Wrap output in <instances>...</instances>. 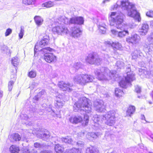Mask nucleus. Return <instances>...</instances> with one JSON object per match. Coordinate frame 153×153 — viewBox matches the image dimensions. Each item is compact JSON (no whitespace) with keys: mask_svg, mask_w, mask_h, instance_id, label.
I'll list each match as a JSON object with an SVG mask.
<instances>
[{"mask_svg":"<svg viewBox=\"0 0 153 153\" xmlns=\"http://www.w3.org/2000/svg\"><path fill=\"white\" fill-rule=\"evenodd\" d=\"M89 101L90 100L85 97L80 98L78 101L75 103L73 107L74 111L75 112L79 111L81 114L82 111L88 114L91 113V105L90 104Z\"/></svg>","mask_w":153,"mask_h":153,"instance_id":"39448f33","label":"nucleus"},{"mask_svg":"<svg viewBox=\"0 0 153 153\" xmlns=\"http://www.w3.org/2000/svg\"><path fill=\"white\" fill-rule=\"evenodd\" d=\"M116 71L111 72L108 68H102L100 69H97L95 71V74L100 80H108L114 76Z\"/></svg>","mask_w":153,"mask_h":153,"instance_id":"0eeeda50","label":"nucleus"},{"mask_svg":"<svg viewBox=\"0 0 153 153\" xmlns=\"http://www.w3.org/2000/svg\"><path fill=\"white\" fill-rule=\"evenodd\" d=\"M36 73L35 71H31L29 72L28 76L31 78H34L36 77Z\"/></svg>","mask_w":153,"mask_h":153,"instance_id":"c9c22d12","label":"nucleus"},{"mask_svg":"<svg viewBox=\"0 0 153 153\" xmlns=\"http://www.w3.org/2000/svg\"><path fill=\"white\" fill-rule=\"evenodd\" d=\"M146 16L150 18H153V11L149 10L146 13Z\"/></svg>","mask_w":153,"mask_h":153,"instance_id":"79ce46f5","label":"nucleus"},{"mask_svg":"<svg viewBox=\"0 0 153 153\" xmlns=\"http://www.w3.org/2000/svg\"><path fill=\"white\" fill-rule=\"evenodd\" d=\"M127 71V76H125L124 79H123L119 83L120 86L124 88L131 86V82L136 79L135 74L133 71H131L130 68L128 67Z\"/></svg>","mask_w":153,"mask_h":153,"instance_id":"6e6552de","label":"nucleus"},{"mask_svg":"<svg viewBox=\"0 0 153 153\" xmlns=\"http://www.w3.org/2000/svg\"><path fill=\"white\" fill-rule=\"evenodd\" d=\"M94 78L90 75L79 74L75 76L73 78L74 81L76 83L82 85L92 82Z\"/></svg>","mask_w":153,"mask_h":153,"instance_id":"1a4fd4ad","label":"nucleus"},{"mask_svg":"<svg viewBox=\"0 0 153 153\" xmlns=\"http://www.w3.org/2000/svg\"><path fill=\"white\" fill-rule=\"evenodd\" d=\"M12 30L10 28H8L7 29L5 33V36H9L10 34L12 33Z\"/></svg>","mask_w":153,"mask_h":153,"instance_id":"37998d69","label":"nucleus"},{"mask_svg":"<svg viewBox=\"0 0 153 153\" xmlns=\"http://www.w3.org/2000/svg\"><path fill=\"white\" fill-rule=\"evenodd\" d=\"M109 15L110 25L122 30L118 31L117 37L122 38L126 36V34H128V31L126 30L127 25L124 22V15L122 13L118 14L115 12H112Z\"/></svg>","mask_w":153,"mask_h":153,"instance_id":"f03ea898","label":"nucleus"},{"mask_svg":"<svg viewBox=\"0 0 153 153\" xmlns=\"http://www.w3.org/2000/svg\"><path fill=\"white\" fill-rule=\"evenodd\" d=\"M58 86L61 90L63 91H71L72 90L70 87L72 86V84H70L69 83H66L63 81L59 82L58 84Z\"/></svg>","mask_w":153,"mask_h":153,"instance_id":"2eb2a0df","label":"nucleus"},{"mask_svg":"<svg viewBox=\"0 0 153 153\" xmlns=\"http://www.w3.org/2000/svg\"><path fill=\"white\" fill-rule=\"evenodd\" d=\"M71 31L72 36L75 38H77L80 37L82 33V30L78 27H72Z\"/></svg>","mask_w":153,"mask_h":153,"instance_id":"4468645a","label":"nucleus"},{"mask_svg":"<svg viewBox=\"0 0 153 153\" xmlns=\"http://www.w3.org/2000/svg\"><path fill=\"white\" fill-rule=\"evenodd\" d=\"M61 140L62 142L73 145L74 144V142L72 139L69 137L67 136L65 137H63L61 138Z\"/></svg>","mask_w":153,"mask_h":153,"instance_id":"4be33fe9","label":"nucleus"},{"mask_svg":"<svg viewBox=\"0 0 153 153\" xmlns=\"http://www.w3.org/2000/svg\"><path fill=\"white\" fill-rule=\"evenodd\" d=\"M34 146L35 148H41L43 147L42 145L38 142H35L34 143Z\"/></svg>","mask_w":153,"mask_h":153,"instance_id":"c03bdc74","label":"nucleus"},{"mask_svg":"<svg viewBox=\"0 0 153 153\" xmlns=\"http://www.w3.org/2000/svg\"><path fill=\"white\" fill-rule=\"evenodd\" d=\"M58 20V23L60 24V25L53 27L52 30L54 33L61 35L67 34L69 33L68 29L64 26L62 25L63 24L82 25L83 24L84 22V19L82 17H73L69 20L68 18L62 16L60 17Z\"/></svg>","mask_w":153,"mask_h":153,"instance_id":"7ed1b4c3","label":"nucleus"},{"mask_svg":"<svg viewBox=\"0 0 153 153\" xmlns=\"http://www.w3.org/2000/svg\"><path fill=\"white\" fill-rule=\"evenodd\" d=\"M117 6H118L117 4H116L115 5H114V6H112V8L113 9V10H114L117 8Z\"/></svg>","mask_w":153,"mask_h":153,"instance_id":"69168bd1","label":"nucleus"},{"mask_svg":"<svg viewBox=\"0 0 153 153\" xmlns=\"http://www.w3.org/2000/svg\"><path fill=\"white\" fill-rule=\"evenodd\" d=\"M11 63L14 66H16L19 63V60L17 57H14L11 60Z\"/></svg>","mask_w":153,"mask_h":153,"instance_id":"f704fd0d","label":"nucleus"},{"mask_svg":"<svg viewBox=\"0 0 153 153\" xmlns=\"http://www.w3.org/2000/svg\"><path fill=\"white\" fill-rule=\"evenodd\" d=\"M116 111L114 110L108 112L105 115L100 116L95 115L93 117L92 120L95 123H97V119H102L105 120V123L109 126L114 125L115 122Z\"/></svg>","mask_w":153,"mask_h":153,"instance_id":"423d86ee","label":"nucleus"},{"mask_svg":"<svg viewBox=\"0 0 153 153\" xmlns=\"http://www.w3.org/2000/svg\"><path fill=\"white\" fill-rule=\"evenodd\" d=\"M115 65L118 69H121L124 68L125 64L122 60H118L117 61Z\"/></svg>","mask_w":153,"mask_h":153,"instance_id":"cd10ccee","label":"nucleus"},{"mask_svg":"<svg viewBox=\"0 0 153 153\" xmlns=\"http://www.w3.org/2000/svg\"><path fill=\"white\" fill-rule=\"evenodd\" d=\"M61 95L57 97L56 99V102H55V105L57 108H61L64 104V102L62 98Z\"/></svg>","mask_w":153,"mask_h":153,"instance_id":"f3484780","label":"nucleus"},{"mask_svg":"<svg viewBox=\"0 0 153 153\" xmlns=\"http://www.w3.org/2000/svg\"><path fill=\"white\" fill-rule=\"evenodd\" d=\"M142 53L140 50H135L132 52L131 54L132 59H135L138 57V56H141Z\"/></svg>","mask_w":153,"mask_h":153,"instance_id":"aec40b11","label":"nucleus"},{"mask_svg":"<svg viewBox=\"0 0 153 153\" xmlns=\"http://www.w3.org/2000/svg\"><path fill=\"white\" fill-rule=\"evenodd\" d=\"M95 135H96V137L95 138H96L97 137H99L102 134V133L100 132H97L96 133H95Z\"/></svg>","mask_w":153,"mask_h":153,"instance_id":"e2e57ef3","label":"nucleus"},{"mask_svg":"<svg viewBox=\"0 0 153 153\" xmlns=\"http://www.w3.org/2000/svg\"><path fill=\"white\" fill-rule=\"evenodd\" d=\"M82 65L80 62H77L75 63L74 65V67L76 69L78 70L79 68H81Z\"/></svg>","mask_w":153,"mask_h":153,"instance_id":"ea45409f","label":"nucleus"},{"mask_svg":"<svg viewBox=\"0 0 153 153\" xmlns=\"http://www.w3.org/2000/svg\"><path fill=\"white\" fill-rule=\"evenodd\" d=\"M113 42L110 41H107L104 42V45L108 46H111Z\"/></svg>","mask_w":153,"mask_h":153,"instance_id":"5fc2aeb1","label":"nucleus"},{"mask_svg":"<svg viewBox=\"0 0 153 153\" xmlns=\"http://www.w3.org/2000/svg\"><path fill=\"white\" fill-rule=\"evenodd\" d=\"M135 110V108L134 106H129L126 112L127 115H129L130 117L131 116V115L134 112Z\"/></svg>","mask_w":153,"mask_h":153,"instance_id":"a878e982","label":"nucleus"},{"mask_svg":"<svg viewBox=\"0 0 153 153\" xmlns=\"http://www.w3.org/2000/svg\"><path fill=\"white\" fill-rule=\"evenodd\" d=\"M35 21L38 25H41L43 22V19L39 16H36L34 18Z\"/></svg>","mask_w":153,"mask_h":153,"instance_id":"c85d7f7f","label":"nucleus"},{"mask_svg":"<svg viewBox=\"0 0 153 153\" xmlns=\"http://www.w3.org/2000/svg\"><path fill=\"white\" fill-rule=\"evenodd\" d=\"M41 153H53V152L51 151H42Z\"/></svg>","mask_w":153,"mask_h":153,"instance_id":"0e129e2a","label":"nucleus"},{"mask_svg":"<svg viewBox=\"0 0 153 153\" xmlns=\"http://www.w3.org/2000/svg\"><path fill=\"white\" fill-rule=\"evenodd\" d=\"M76 144L79 147L83 148L84 146V142L80 141H79L77 142Z\"/></svg>","mask_w":153,"mask_h":153,"instance_id":"de8ad7c7","label":"nucleus"},{"mask_svg":"<svg viewBox=\"0 0 153 153\" xmlns=\"http://www.w3.org/2000/svg\"><path fill=\"white\" fill-rule=\"evenodd\" d=\"M147 40L149 44H152L153 43V33H151L148 36L147 38Z\"/></svg>","mask_w":153,"mask_h":153,"instance_id":"4c0bfd02","label":"nucleus"},{"mask_svg":"<svg viewBox=\"0 0 153 153\" xmlns=\"http://www.w3.org/2000/svg\"><path fill=\"white\" fill-rule=\"evenodd\" d=\"M110 33L112 35L117 37L118 31L114 29H111V30Z\"/></svg>","mask_w":153,"mask_h":153,"instance_id":"58836bf2","label":"nucleus"},{"mask_svg":"<svg viewBox=\"0 0 153 153\" xmlns=\"http://www.w3.org/2000/svg\"><path fill=\"white\" fill-rule=\"evenodd\" d=\"M144 49L146 52H147L149 54H151V53L152 52V50L150 48L149 46H148L146 48H145Z\"/></svg>","mask_w":153,"mask_h":153,"instance_id":"864d4df0","label":"nucleus"},{"mask_svg":"<svg viewBox=\"0 0 153 153\" xmlns=\"http://www.w3.org/2000/svg\"><path fill=\"white\" fill-rule=\"evenodd\" d=\"M149 30V25L146 23H143L140 27L138 32L140 35L142 36H145L148 32Z\"/></svg>","mask_w":153,"mask_h":153,"instance_id":"ddd939ff","label":"nucleus"},{"mask_svg":"<svg viewBox=\"0 0 153 153\" xmlns=\"http://www.w3.org/2000/svg\"><path fill=\"white\" fill-rule=\"evenodd\" d=\"M120 3L122 9L127 11L128 16L134 18L138 22L141 21L140 14L137 11L134 4L130 3L128 0H123Z\"/></svg>","mask_w":153,"mask_h":153,"instance_id":"20e7f679","label":"nucleus"},{"mask_svg":"<svg viewBox=\"0 0 153 153\" xmlns=\"http://www.w3.org/2000/svg\"><path fill=\"white\" fill-rule=\"evenodd\" d=\"M54 149L57 153H62L64 150V148L62 146L59 144L55 145Z\"/></svg>","mask_w":153,"mask_h":153,"instance_id":"5701e85b","label":"nucleus"},{"mask_svg":"<svg viewBox=\"0 0 153 153\" xmlns=\"http://www.w3.org/2000/svg\"><path fill=\"white\" fill-rule=\"evenodd\" d=\"M112 47L113 48L119 50L121 48V44L118 42H113L112 43Z\"/></svg>","mask_w":153,"mask_h":153,"instance_id":"c756f323","label":"nucleus"},{"mask_svg":"<svg viewBox=\"0 0 153 153\" xmlns=\"http://www.w3.org/2000/svg\"><path fill=\"white\" fill-rule=\"evenodd\" d=\"M104 61L106 63L110 61V57H109L108 55V54H105L104 55Z\"/></svg>","mask_w":153,"mask_h":153,"instance_id":"49530a36","label":"nucleus"},{"mask_svg":"<svg viewBox=\"0 0 153 153\" xmlns=\"http://www.w3.org/2000/svg\"><path fill=\"white\" fill-rule=\"evenodd\" d=\"M30 153H37V151L33 147H30Z\"/></svg>","mask_w":153,"mask_h":153,"instance_id":"6e6d98bb","label":"nucleus"},{"mask_svg":"<svg viewBox=\"0 0 153 153\" xmlns=\"http://www.w3.org/2000/svg\"><path fill=\"white\" fill-rule=\"evenodd\" d=\"M110 1V0H103L102 2V3L103 4H105L109 2Z\"/></svg>","mask_w":153,"mask_h":153,"instance_id":"338daca9","label":"nucleus"},{"mask_svg":"<svg viewBox=\"0 0 153 153\" xmlns=\"http://www.w3.org/2000/svg\"><path fill=\"white\" fill-rule=\"evenodd\" d=\"M135 91L137 93H139L141 92V88L138 85L135 86Z\"/></svg>","mask_w":153,"mask_h":153,"instance_id":"8fccbe9b","label":"nucleus"},{"mask_svg":"<svg viewBox=\"0 0 153 153\" xmlns=\"http://www.w3.org/2000/svg\"><path fill=\"white\" fill-rule=\"evenodd\" d=\"M139 65L141 67H143L145 65V63L144 62L142 61L139 62L138 63Z\"/></svg>","mask_w":153,"mask_h":153,"instance_id":"680f3d73","label":"nucleus"},{"mask_svg":"<svg viewBox=\"0 0 153 153\" xmlns=\"http://www.w3.org/2000/svg\"><path fill=\"white\" fill-rule=\"evenodd\" d=\"M42 5L43 7H50L53 6L54 5V4L51 1H49L42 4Z\"/></svg>","mask_w":153,"mask_h":153,"instance_id":"72a5a7b5","label":"nucleus"},{"mask_svg":"<svg viewBox=\"0 0 153 153\" xmlns=\"http://www.w3.org/2000/svg\"><path fill=\"white\" fill-rule=\"evenodd\" d=\"M44 91H41L38 94V95L34 97V99H35L36 100H38L39 99V97L38 96L41 95H42V94H44Z\"/></svg>","mask_w":153,"mask_h":153,"instance_id":"3c124183","label":"nucleus"},{"mask_svg":"<svg viewBox=\"0 0 153 153\" xmlns=\"http://www.w3.org/2000/svg\"><path fill=\"white\" fill-rule=\"evenodd\" d=\"M94 109L98 112H102L105 110V106L101 100H97L94 102Z\"/></svg>","mask_w":153,"mask_h":153,"instance_id":"9b49d317","label":"nucleus"},{"mask_svg":"<svg viewBox=\"0 0 153 153\" xmlns=\"http://www.w3.org/2000/svg\"><path fill=\"white\" fill-rule=\"evenodd\" d=\"M40 135L41 138L45 140H48L51 137L50 133L48 131H46L44 132H42V133L40 134Z\"/></svg>","mask_w":153,"mask_h":153,"instance_id":"6ab92c4d","label":"nucleus"},{"mask_svg":"<svg viewBox=\"0 0 153 153\" xmlns=\"http://www.w3.org/2000/svg\"><path fill=\"white\" fill-rule=\"evenodd\" d=\"M16 71L15 72L14 74L11 76L10 80L8 82V88L9 91H11L13 88V85L15 82L16 79Z\"/></svg>","mask_w":153,"mask_h":153,"instance_id":"dca6fc26","label":"nucleus"},{"mask_svg":"<svg viewBox=\"0 0 153 153\" xmlns=\"http://www.w3.org/2000/svg\"><path fill=\"white\" fill-rule=\"evenodd\" d=\"M68 153H81V150L79 149L72 148L67 151Z\"/></svg>","mask_w":153,"mask_h":153,"instance_id":"2f4dec72","label":"nucleus"},{"mask_svg":"<svg viewBox=\"0 0 153 153\" xmlns=\"http://www.w3.org/2000/svg\"><path fill=\"white\" fill-rule=\"evenodd\" d=\"M34 0H23L22 3L26 5H29L34 4Z\"/></svg>","mask_w":153,"mask_h":153,"instance_id":"e433bc0d","label":"nucleus"},{"mask_svg":"<svg viewBox=\"0 0 153 153\" xmlns=\"http://www.w3.org/2000/svg\"><path fill=\"white\" fill-rule=\"evenodd\" d=\"M24 30L22 27H21L20 31L19 34V36L20 39L22 38L24 34Z\"/></svg>","mask_w":153,"mask_h":153,"instance_id":"09e8293b","label":"nucleus"},{"mask_svg":"<svg viewBox=\"0 0 153 153\" xmlns=\"http://www.w3.org/2000/svg\"><path fill=\"white\" fill-rule=\"evenodd\" d=\"M11 141H19L21 139V137L18 133H14L10 137Z\"/></svg>","mask_w":153,"mask_h":153,"instance_id":"b1692460","label":"nucleus"},{"mask_svg":"<svg viewBox=\"0 0 153 153\" xmlns=\"http://www.w3.org/2000/svg\"><path fill=\"white\" fill-rule=\"evenodd\" d=\"M36 84V83L35 82H33L31 85L30 86L29 88L31 89H33V88H34V87L35 86Z\"/></svg>","mask_w":153,"mask_h":153,"instance_id":"bf43d9fd","label":"nucleus"},{"mask_svg":"<svg viewBox=\"0 0 153 153\" xmlns=\"http://www.w3.org/2000/svg\"><path fill=\"white\" fill-rule=\"evenodd\" d=\"M96 135L94 132H88L86 135L87 138L90 140H91L92 138H95Z\"/></svg>","mask_w":153,"mask_h":153,"instance_id":"473e14b6","label":"nucleus"},{"mask_svg":"<svg viewBox=\"0 0 153 153\" xmlns=\"http://www.w3.org/2000/svg\"><path fill=\"white\" fill-rule=\"evenodd\" d=\"M89 116L87 115H84L83 121H85V125L86 126L89 121Z\"/></svg>","mask_w":153,"mask_h":153,"instance_id":"a18cd8bd","label":"nucleus"},{"mask_svg":"<svg viewBox=\"0 0 153 153\" xmlns=\"http://www.w3.org/2000/svg\"><path fill=\"white\" fill-rule=\"evenodd\" d=\"M139 74L141 76V75H143L144 74H145V72H146V70H145L144 69H143L141 68H140L139 69Z\"/></svg>","mask_w":153,"mask_h":153,"instance_id":"603ef678","label":"nucleus"},{"mask_svg":"<svg viewBox=\"0 0 153 153\" xmlns=\"http://www.w3.org/2000/svg\"><path fill=\"white\" fill-rule=\"evenodd\" d=\"M140 40V36L136 34L132 35L131 37H128L126 39V41L132 44H136L138 43Z\"/></svg>","mask_w":153,"mask_h":153,"instance_id":"f8f14e48","label":"nucleus"},{"mask_svg":"<svg viewBox=\"0 0 153 153\" xmlns=\"http://www.w3.org/2000/svg\"><path fill=\"white\" fill-rule=\"evenodd\" d=\"M98 150L93 146L88 147L86 149V153H98Z\"/></svg>","mask_w":153,"mask_h":153,"instance_id":"393cba45","label":"nucleus"},{"mask_svg":"<svg viewBox=\"0 0 153 153\" xmlns=\"http://www.w3.org/2000/svg\"><path fill=\"white\" fill-rule=\"evenodd\" d=\"M49 37L47 35L44 36L42 39L36 44L34 48L35 54L39 51L41 53H44V58L45 61L49 63L55 62L56 61V57L52 53H49L48 51L52 52L54 50L50 47L43 48L39 50V48H42L47 45L49 42Z\"/></svg>","mask_w":153,"mask_h":153,"instance_id":"f257e3e1","label":"nucleus"},{"mask_svg":"<svg viewBox=\"0 0 153 153\" xmlns=\"http://www.w3.org/2000/svg\"><path fill=\"white\" fill-rule=\"evenodd\" d=\"M30 147H24L22 149L23 153H30Z\"/></svg>","mask_w":153,"mask_h":153,"instance_id":"a19ab883","label":"nucleus"},{"mask_svg":"<svg viewBox=\"0 0 153 153\" xmlns=\"http://www.w3.org/2000/svg\"><path fill=\"white\" fill-rule=\"evenodd\" d=\"M150 25L151 28L153 29V20L150 22Z\"/></svg>","mask_w":153,"mask_h":153,"instance_id":"774afa93","label":"nucleus"},{"mask_svg":"<svg viewBox=\"0 0 153 153\" xmlns=\"http://www.w3.org/2000/svg\"><path fill=\"white\" fill-rule=\"evenodd\" d=\"M10 151L12 153H18L20 150L18 147L12 145L10 148Z\"/></svg>","mask_w":153,"mask_h":153,"instance_id":"bb28decb","label":"nucleus"},{"mask_svg":"<svg viewBox=\"0 0 153 153\" xmlns=\"http://www.w3.org/2000/svg\"><path fill=\"white\" fill-rule=\"evenodd\" d=\"M100 32L102 34H105L107 30V26L104 24H100L98 26Z\"/></svg>","mask_w":153,"mask_h":153,"instance_id":"412c9836","label":"nucleus"},{"mask_svg":"<svg viewBox=\"0 0 153 153\" xmlns=\"http://www.w3.org/2000/svg\"><path fill=\"white\" fill-rule=\"evenodd\" d=\"M115 93L116 96L118 97H122L124 95L123 91L117 88L115 89Z\"/></svg>","mask_w":153,"mask_h":153,"instance_id":"7c9ffc66","label":"nucleus"},{"mask_svg":"<svg viewBox=\"0 0 153 153\" xmlns=\"http://www.w3.org/2000/svg\"><path fill=\"white\" fill-rule=\"evenodd\" d=\"M102 119H97V123H96L95 126H97L96 125H100L102 121Z\"/></svg>","mask_w":153,"mask_h":153,"instance_id":"13d9d810","label":"nucleus"},{"mask_svg":"<svg viewBox=\"0 0 153 153\" xmlns=\"http://www.w3.org/2000/svg\"><path fill=\"white\" fill-rule=\"evenodd\" d=\"M86 62L91 64L100 65L102 62V59L95 53L89 54L86 59Z\"/></svg>","mask_w":153,"mask_h":153,"instance_id":"9d476101","label":"nucleus"},{"mask_svg":"<svg viewBox=\"0 0 153 153\" xmlns=\"http://www.w3.org/2000/svg\"><path fill=\"white\" fill-rule=\"evenodd\" d=\"M69 121L72 123L77 124L82 121V118L79 116L71 117L69 119Z\"/></svg>","mask_w":153,"mask_h":153,"instance_id":"a211bd4d","label":"nucleus"},{"mask_svg":"<svg viewBox=\"0 0 153 153\" xmlns=\"http://www.w3.org/2000/svg\"><path fill=\"white\" fill-rule=\"evenodd\" d=\"M21 117L22 119H24L25 120H27L28 117V116L26 114L25 115L22 114L21 115Z\"/></svg>","mask_w":153,"mask_h":153,"instance_id":"4d7b16f0","label":"nucleus"},{"mask_svg":"<svg viewBox=\"0 0 153 153\" xmlns=\"http://www.w3.org/2000/svg\"><path fill=\"white\" fill-rule=\"evenodd\" d=\"M105 137L106 138H107L108 137H111V135H110V133L109 132H106L105 134Z\"/></svg>","mask_w":153,"mask_h":153,"instance_id":"052dcab7","label":"nucleus"}]
</instances>
